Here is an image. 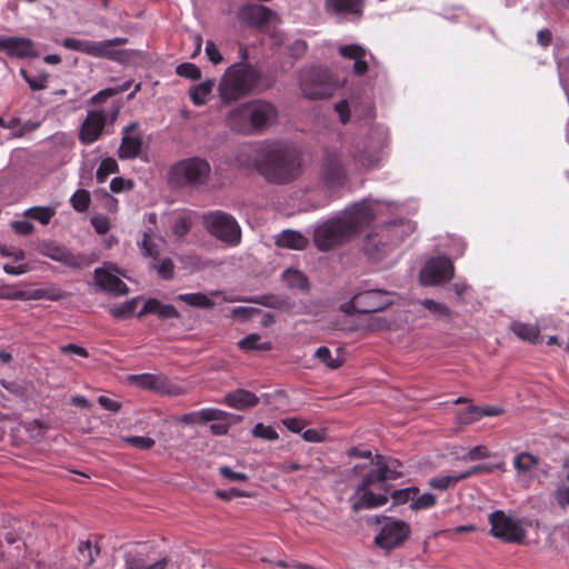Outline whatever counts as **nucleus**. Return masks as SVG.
Here are the masks:
<instances>
[{"label": "nucleus", "instance_id": "obj_1", "mask_svg": "<svg viewBox=\"0 0 569 569\" xmlns=\"http://www.w3.org/2000/svg\"><path fill=\"white\" fill-rule=\"evenodd\" d=\"M256 162L266 179L273 183H288L301 172L299 152L280 142L259 146Z\"/></svg>", "mask_w": 569, "mask_h": 569}, {"label": "nucleus", "instance_id": "obj_2", "mask_svg": "<svg viewBox=\"0 0 569 569\" xmlns=\"http://www.w3.org/2000/svg\"><path fill=\"white\" fill-rule=\"evenodd\" d=\"M278 109L264 100H251L232 108L226 116V126L236 133L259 134L277 123Z\"/></svg>", "mask_w": 569, "mask_h": 569}, {"label": "nucleus", "instance_id": "obj_3", "mask_svg": "<svg viewBox=\"0 0 569 569\" xmlns=\"http://www.w3.org/2000/svg\"><path fill=\"white\" fill-rule=\"evenodd\" d=\"M376 470L367 473L349 498L352 510L373 509L388 502L385 483L391 478L389 468L377 462Z\"/></svg>", "mask_w": 569, "mask_h": 569}, {"label": "nucleus", "instance_id": "obj_4", "mask_svg": "<svg viewBox=\"0 0 569 569\" xmlns=\"http://www.w3.org/2000/svg\"><path fill=\"white\" fill-rule=\"evenodd\" d=\"M211 174L210 163L201 157L174 162L168 171V183L173 188H196L206 184Z\"/></svg>", "mask_w": 569, "mask_h": 569}, {"label": "nucleus", "instance_id": "obj_5", "mask_svg": "<svg viewBox=\"0 0 569 569\" xmlns=\"http://www.w3.org/2000/svg\"><path fill=\"white\" fill-rule=\"evenodd\" d=\"M257 82L252 70L243 66H231L219 83V97L222 102L231 103L248 94Z\"/></svg>", "mask_w": 569, "mask_h": 569}, {"label": "nucleus", "instance_id": "obj_6", "mask_svg": "<svg viewBox=\"0 0 569 569\" xmlns=\"http://www.w3.org/2000/svg\"><path fill=\"white\" fill-rule=\"evenodd\" d=\"M207 231L228 246L236 247L241 241V228L237 220L223 211H213L203 216Z\"/></svg>", "mask_w": 569, "mask_h": 569}, {"label": "nucleus", "instance_id": "obj_7", "mask_svg": "<svg viewBox=\"0 0 569 569\" xmlns=\"http://www.w3.org/2000/svg\"><path fill=\"white\" fill-rule=\"evenodd\" d=\"M351 236L348 222H345L340 216L319 224L313 231V242L320 251H328L343 243Z\"/></svg>", "mask_w": 569, "mask_h": 569}, {"label": "nucleus", "instance_id": "obj_8", "mask_svg": "<svg viewBox=\"0 0 569 569\" xmlns=\"http://www.w3.org/2000/svg\"><path fill=\"white\" fill-rule=\"evenodd\" d=\"M300 88L302 94L310 99L328 98L335 90L328 72L319 68H311L302 71Z\"/></svg>", "mask_w": 569, "mask_h": 569}, {"label": "nucleus", "instance_id": "obj_9", "mask_svg": "<svg viewBox=\"0 0 569 569\" xmlns=\"http://www.w3.org/2000/svg\"><path fill=\"white\" fill-rule=\"evenodd\" d=\"M489 522L493 537L512 543H521L523 541L525 530L518 519L497 510L489 516Z\"/></svg>", "mask_w": 569, "mask_h": 569}, {"label": "nucleus", "instance_id": "obj_10", "mask_svg": "<svg viewBox=\"0 0 569 569\" xmlns=\"http://www.w3.org/2000/svg\"><path fill=\"white\" fill-rule=\"evenodd\" d=\"M129 381L134 386L154 391L166 396H180L184 393V390L179 385L173 383L163 373H139L131 375L128 377Z\"/></svg>", "mask_w": 569, "mask_h": 569}, {"label": "nucleus", "instance_id": "obj_11", "mask_svg": "<svg viewBox=\"0 0 569 569\" xmlns=\"http://www.w3.org/2000/svg\"><path fill=\"white\" fill-rule=\"evenodd\" d=\"M455 276L452 261L447 257L430 259L420 271V280L425 286H437L451 280Z\"/></svg>", "mask_w": 569, "mask_h": 569}, {"label": "nucleus", "instance_id": "obj_12", "mask_svg": "<svg viewBox=\"0 0 569 569\" xmlns=\"http://www.w3.org/2000/svg\"><path fill=\"white\" fill-rule=\"evenodd\" d=\"M410 535V527L402 520H389L376 536V545L385 550H391L402 545Z\"/></svg>", "mask_w": 569, "mask_h": 569}, {"label": "nucleus", "instance_id": "obj_13", "mask_svg": "<svg viewBox=\"0 0 569 569\" xmlns=\"http://www.w3.org/2000/svg\"><path fill=\"white\" fill-rule=\"evenodd\" d=\"M118 274H120V271L111 264L96 268L94 281L97 289L114 297L127 295L129 289Z\"/></svg>", "mask_w": 569, "mask_h": 569}, {"label": "nucleus", "instance_id": "obj_14", "mask_svg": "<svg viewBox=\"0 0 569 569\" xmlns=\"http://www.w3.org/2000/svg\"><path fill=\"white\" fill-rule=\"evenodd\" d=\"M106 123L107 114L103 110L88 111L79 130V141L84 146L94 143L102 136Z\"/></svg>", "mask_w": 569, "mask_h": 569}, {"label": "nucleus", "instance_id": "obj_15", "mask_svg": "<svg viewBox=\"0 0 569 569\" xmlns=\"http://www.w3.org/2000/svg\"><path fill=\"white\" fill-rule=\"evenodd\" d=\"M358 313H373L388 308L392 303L391 293L385 290H367L356 295Z\"/></svg>", "mask_w": 569, "mask_h": 569}, {"label": "nucleus", "instance_id": "obj_16", "mask_svg": "<svg viewBox=\"0 0 569 569\" xmlns=\"http://www.w3.org/2000/svg\"><path fill=\"white\" fill-rule=\"evenodd\" d=\"M341 217L348 222L349 231L353 234L375 219V210L372 203L365 200L347 208Z\"/></svg>", "mask_w": 569, "mask_h": 569}, {"label": "nucleus", "instance_id": "obj_17", "mask_svg": "<svg viewBox=\"0 0 569 569\" xmlns=\"http://www.w3.org/2000/svg\"><path fill=\"white\" fill-rule=\"evenodd\" d=\"M0 51L20 59L40 56L36 43L26 37H0Z\"/></svg>", "mask_w": 569, "mask_h": 569}, {"label": "nucleus", "instance_id": "obj_18", "mask_svg": "<svg viewBox=\"0 0 569 569\" xmlns=\"http://www.w3.org/2000/svg\"><path fill=\"white\" fill-rule=\"evenodd\" d=\"M321 178L326 186L333 188L341 186L347 178L339 156L333 151H327L323 158Z\"/></svg>", "mask_w": 569, "mask_h": 569}, {"label": "nucleus", "instance_id": "obj_19", "mask_svg": "<svg viewBox=\"0 0 569 569\" xmlns=\"http://www.w3.org/2000/svg\"><path fill=\"white\" fill-rule=\"evenodd\" d=\"M137 123L124 127L121 143L118 149V157L121 160L136 159L142 149V137L137 132Z\"/></svg>", "mask_w": 569, "mask_h": 569}, {"label": "nucleus", "instance_id": "obj_20", "mask_svg": "<svg viewBox=\"0 0 569 569\" xmlns=\"http://www.w3.org/2000/svg\"><path fill=\"white\" fill-rule=\"evenodd\" d=\"M166 243V239L158 234L153 228L149 227L143 231L142 238L137 242V246L142 258L149 263L161 256Z\"/></svg>", "mask_w": 569, "mask_h": 569}, {"label": "nucleus", "instance_id": "obj_21", "mask_svg": "<svg viewBox=\"0 0 569 569\" xmlns=\"http://www.w3.org/2000/svg\"><path fill=\"white\" fill-rule=\"evenodd\" d=\"M491 466H477L461 472H451L449 475H440L429 480V487L436 490L445 491L452 488L458 482L481 471H491Z\"/></svg>", "mask_w": 569, "mask_h": 569}, {"label": "nucleus", "instance_id": "obj_22", "mask_svg": "<svg viewBox=\"0 0 569 569\" xmlns=\"http://www.w3.org/2000/svg\"><path fill=\"white\" fill-rule=\"evenodd\" d=\"M327 12L338 16H352L359 20L362 17L363 0H326Z\"/></svg>", "mask_w": 569, "mask_h": 569}, {"label": "nucleus", "instance_id": "obj_23", "mask_svg": "<svg viewBox=\"0 0 569 569\" xmlns=\"http://www.w3.org/2000/svg\"><path fill=\"white\" fill-rule=\"evenodd\" d=\"M223 401L230 408L244 410L256 407L259 403V398L251 391L237 389L226 393Z\"/></svg>", "mask_w": 569, "mask_h": 569}, {"label": "nucleus", "instance_id": "obj_24", "mask_svg": "<svg viewBox=\"0 0 569 569\" xmlns=\"http://www.w3.org/2000/svg\"><path fill=\"white\" fill-rule=\"evenodd\" d=\"M276 17V13L264 6H250L241 11V18L249 24L262 27Z\"/></svg>", "mask_w": 569, "mask_h": 569}, {"label": "nucleus", "instance_id": "obj_25", "mask_svg": "<svg viewBox=\"0 0 569 569\" xmlns=\"http://www.w3.org/2000/svg\"><path fill=\"white\" fill-rule=\"evenodd\" d=\"M518 478H528L539 466V458L530 452L523 451L515 456L512 460Z\"/></svg>", "mask_w": 569, "mask_h": 569}, {"label": "nucleus", "instance_id": "obj_26", "mask_svg": "<svg viewBox=\"0 0 569 569\" xmlns=\"http://www.w3.org/2000/svg\"><path fill=\"white\" fill-rule=\"evenodd\" d=\"M276 244L291 250H303L308 246V239L299 231L284 230L276 237Z\"/></svg>", "mask_w": 569, "mask_h": 569}, {"label": "nucleus", "instance_id": "obj_27", "mask_svg": "<svg viewBox=\"0 0 569 569\" xmlns=\"http://www.w3.org/2000/svg\"><path fill=\"white\" fill-rule=\"evenodd\" d=\"M218 295L219 291H213L210 295H206L202 292L180 293L176 297V300L184 302L189 307L210 309L214 306L211 297H216Z\"/></svg>", "mask_w": 569, "mask_h": 569}, {"label": "nucleus", "instance_id": "obj_28", "mask_svg": "<svg viewBox=\"0 0 569 569\" xmlns=\"http://www.w3.org/2000/svg\"><path fill=\"white\" fill-rule=\"evenodd\" d=\"M148 267L162 280H172L176 273V264L170 257L159 256L148 263Z\"/></svg>", "mask_w": 569, "mask_h": 569}, {"label": "nucleus", "instance_id": "obj_29", "mask_svg": "<svg viewBox=\"0 0 569 569\" xmlns=\"http://www.w3.org/2000/svg\"><path fill=\"white\" fill-rule=\"evenodd\" d=\"M46 295L42 290H34L32 292L18 290L13 286L2 284L0 286V299L7 300H29V299H41Z\"/></svg>", "mask_w": 569, "mask_h": 569}, {"label": "nucleus", "instance_id": "obj_30", "mask_svg": "<svg viewBox=\"0 0 569 569\" xmlns=\"http://www.w3.org/2000/svg\"><path fill=\"white\" fill-rule=\"evenodd\" d=\"M62 46L66 49L78 51L93 58L98 56V41L82 40L77 38H64Z\"/></svg>", "mask_w": 569, "mask_h": 569}, {"label": "nucleus", "instance_id": "obj_31", "mask_svg": "<svg viewBox=\"0 0 569 569\" xmlns=\"http://www.w3.org/2000/svg\"><path fill=\"white\" fill-rule=\"evenodd\" d=\"M22 427L28 436V439L32 442H38L46 436L49 430V425L44 420L33 419L22 423Z\"/></svg>", "mask_w": 569, "mask_h": 569}, {"label": "nucleus", "instance_id": "obj_32", "mask_svg": "<svg viewBox=\"0 0 569 569\" xmlns=\"http://www.w3.org/2000/svg\"><path fill=\"white\" fill-rule=\"evenodd\" d=\"M214 80H206L199 84L192 86L189 90L190 99L196 106H202L213 89Z\"/></svg>", "mask_w": 569, "mask_h": 569}, {"label": "nucleus", "instance_id": "obj_33", "mask_svg": "<svg viewBox=\"0 0 569 569\" xmlns=\"http://www.w3.org/2000/svg\"><path fill=\"white\" fill-rule=\"evenodd\" d=\"M138 54L137 50L117 49V50H99L97 58L108 59L118 63L127 64Z\"/></svg>", "mask_w": 569, "mask_h": 569}, {"label": "nucleus", "instance_id": "obj_34", "mask_svg": "<svg viewBox=\"0 0 569 569\" xmlns=\"http://www.w3.org/2000/svg\"><path fill=\"white\" fill-rule=\"evenodd\" d=\"M282 280L287 287L291 289H300L307 291L309 282L307 277L297 269H287L282 273Z\"/></svg>", "mask_w": 569, "mask_h": 569}, {"label": "nucleus", "instance_id": "obj_35", "mask_svg": "<svg viewBox=\"0 0 569 569\" xmlns=\"http://www.w3.org/2000/svg\"><path fill=\"white\" fill-rule=\"evenodd\" d=\"M512 332L521 340L536 342L539 339V328L535 325L515 321L511 325Z\"/></svg>", "mask_w": 569, "mask_h": 569}, {"label": "nucleus", "instance_id": "obj_36", "mask_svg": "<svg viewBox=\"0 0 569 569\" xmlns=\"http://www.w3.org/2000/svg\"><path fill=\"white\" fill-rule=\"evenodd\" d=\"M57 212V206L32 207L24 211V216L39 221L41 224H48Z\"/></svg>", "mask_w": 569, "mask_h": 569}, {"label": "nucleus", "instance_id": "obj_37", "mask_svg": "<svg viewBox=\"0 0 569 569\" xmlns=\"http://www.w3.org/2000/svg\"><path fill=\"white\" fill-rule=\"evenodd\" d=\"M239 348L242 351L249 352L253 350L268 351L272 348L270 341L260 342V336L257 333H250L238 342Z\"/></svg>", "mask_w": 569, "mask_h": 569}, {"label": "nucleus", "instance_id": "obj_38", "mask_svg": "<svg viewBox=\"0 0 569 569\" xmlns=\"http://www.w3.org/2000/svg\"><path fill=\"white\" fill-rule=\"evenodd\" d=\"M167 559H160L153 563H148L142 557H128L126 559V569H164Z\"/></svg>", "mask_w": 569, "mask_h": 569}, {"label": "nucleus", "instance_id": "obj_39", "mask_svg": "<svg viewBox=\"0 0 569 569\" xmlns=\"http://www.w3.org/2000/svg\"><path fill=\"white\" fill-rule=\"evenodd\" d=\"M118 169V163L113 158L108 157L102 159L96 172L97 181L99 183H103L107 180V178L110 174L116 173Z\"/></svg>", "mask_w": 569, "mask_h": 569}, {"label": "nucleus", "instance_id": "obj_40", "mask_svg": "<svg viewBox=\"0 0 569 569\" xmlns=\"http://www.w3.org/2000/svg\"><path fill=\"white\" fill-rule=\"evenodd\" d=\"M47 254L54 261L68 264V266H78L77 258L67 249L58 246H52L50 251Z\"/></svg>", "mask_w": 569, "mask_h": 569}, {"label": "nucleus", "instance_id": "obj_41", "mask_svg": "<svg viewBox=\"0 0 569 569\" xmlns=\"http://www.w3.org/2000/svg\"><path fill=\"white\" fill-rule=\"evenodd\" d=\"M480 420L479 406H469L456 413V421L459 425L467 426Z\"/></svg>", "mask_w": 569, "mask_h": 569}, {"label": "nucleus", "instance_id": "obj_42", "mask_svg": "<svg viewBox=\"0 0 569 569\" xmlns=\"http://www.w3.org/2000/svg\"><path fill=\"white\" fill-rule=\"evenodd\" d=\"M137 303H138V299L132 298L122 303L111 307L109 309V311L114 318H118V319L127 318V317H130L134 312Z\"/></svg>", "mask_w": 569, "mask_h": 569}, {"label": "nucleus", "instance_id": "obj_43", "mask_svg": "<svg viewBox=\"0 0 569 569\" xmlns=\"http://www.w3.org/2000/svg\"><path fill=\"white\" fill-rule=\"evenodd\" d=\"M197 411H198L199 423L213 422L217 419L232 417L231 413L220 410V409H217V408H203V409H200Z\"/></svg>", "mask_w": 569, "mask_h": 569}, {"label": "nucleus", "instance_id": "obj_44", "mask_svg": "<svg viewBox=\"0 0 569 569\" xmlns=\"http://www.w3.org/2000/svg\"><path fill=\"white\" fill-rule=\"evenodd\" d=\"M72 208L78 212H84L90 204V193L87 190L79 189L70 198Z\"/></svg>", "mask_w": 569, "mask_h": 569}, {"label": "nucleus", "instance_id": "obj_45", "mask_svg": "<svg viewBox=\"0 0 569 569\" xmlns=\"http://www.w3.org/2000/svg\"><path fill=\"white\" fill-rule=\"evenodd\" d=\"M420 303L423 308H426L431 313H433L440 318L449 319L452 316L451 310L443 303L437 302L431 299H425Z\"/></svg>", "mask_w": 569, "mask_h": 569}, {"label": "nucleus", "instance_id": "obj_46", "mask_svg": "<svg viewBox=\"0 0 569 569\" xmlns=\"http://www.w3.org/2000/svg\"><path fill=\"white\" fill-rule=\"evenodd\" d=\"M192 227V219L188 214H180L174 219L172 226V233L177 238H182L186 236Z\"/></svg>", "mask_w": 569, "mask_h": 569}, {"label": "nucleus", "instance_id": "obj_47", "mask_svg": "<svg viewBox=\"0 0 569 569\" xmlns=\"http://www.w3.org/2000/svg\"><path fill=\"white\" fill-rule=\"evenodd\" d=\"M78 561L83 568L90 567L94 562V556L90 541H81L78 547Z\"/></svg>", "mask_w": 569, "mask_h": 569}, {"label": "nucleus", "instance_id": "obj_48", "mask_svg": "<svg viewBox=\"0 0 569 569\" xmlns=\"http://www.w3.org/2000/svg\"><path fill=\"white\" fill-rule=\"evenodd\" d=\"M437 503V498L435 495L430 492L422 493L420 496H416L413 501L410 503V509L418 511L422 509H429Z\"/></svg>", "mask_w": 569, "mask_h": 569}, {"label": "nucleus", "instance_id": "obj_49", "mask_svg": "<svg viewBox=\"0 0 569 569\" xmlns=\"http://www.w3.org/2000/svg\"><path fill=\"white\" fill-rule=\"evenodd\" d=\"M316 357L330 369H337L342 365V360L339 357L333 358L327 347H319Z\"/></svg>", "mask_w": 569, "mask_h": 569}, {"label": "nucleus", "instance_id": "obj_50", "mask_svg": "<svg viewBox=\"0 0 569 569\" xmlns=\"http://www.w3.org/2000/svg\"><path fill=\"white\" fill-rule=\"evenodd\" d=\"M121 441L142 450L151 449L154 446V440L147 436L122 437Z\"/></svg>", "mask_w": 569, "mask_h": 569}, {"label": "nucleus", "instance_id": "obj_51", "mask_svg": "<svg viewBox=\"0 0 569 569\" xmlns=\"http://www.w3.org/2000/svg\"><path fill=\"white\" fill-rule=\"evenodd\" d=\"M183 268L190 272L200 271L209 266V263L202 260L199 256L188 254L181 258Z\"/></svg>", "mask_w": 569, "mask_h": 569}, {"label": "nucleus", "instance_id": "obj_52", "mask_svg": "<svg viewBox=\"0 0 569 569\" xmlns=\"http://www.w3.org/2000/svg\"><path fill=\"white\" fill-rule=\"evenodd\" d=\"M339 53L346 59H353L355 61L359 58H365L367 51L360 44H347L339 48Z\"/></svg>", "mask_w": 569, "mask_h": 569}, {"label": "nucleus", "instance_id": "obj_53", "mask_svg": "<svg viewBox=\"0 0 569 569\" xmlns=\"http://www.w3.org/2000/svg\"><path fill=\"white\" fill-rule=\"evenodd\" d=\"M339 53L346 59H353L355 61L359 58H365L367 51L360 44H347L339 48Z\"/></svg>", "mask_w": 569, "mask_h": 569}, {"label": "nucleus", "instance_id": "obj_54", "mask_svg": "<svg viewBox=\"0 0 569 569\" xmlns=\"http://www.w3.org/2000/svg\"><path fill=\"white\" fill-rule=\"evenodd\" d=\"M176 72L178 76L187 78V79H191V80H198L201 77L200 69L194 63H190V62L180 63L176 68Z\"/></svg>", "mask_w": 569, "mask_h": 569}, {"label": "nucleus", "instance_id": "obj_55", "mask_svg": "<svg viewBox=\"0 0 569 569\" xmlns=\"http://www.w3.org/2000/svg\"><path fill=\"white\" fill-rule=\"evenodd\" d=\"M555 499L560 507H569V471L566 480L555 490Z\"/></svg>", "mask_w": 569, "mask_h": 569}, {"label": "nucleus", "instance_id": "obj_56", "mask_svg": "<svg viewBox=\"0 0 569 569\" xmlns=\"http://www.w3.org/2000/svg\"><path fill=\"white\" fill-rule=\"evenodd\" d=\"M252 435L256 438L264 440H277L279 435L276 429L271 426H264L263 423H257L252 429Z\"/></svg>", "mask_w": 569, "mask_h": 569}, {"label": "nucleus", "instance_id": "obj_57", "mask_svg": "<svg viewBox=\"0 0 569 569\" xmlns=\"http://www.w3.org/2000/svg\"><path fill=\"white\" fill-rule=\"evenodd\" d=\"M419 493V490L418 488H415V487H411V488H405V489H400V490H396L393 491L392 493V498L396 500V502L398 503H406V502H409L410 503L413 501V498Z\"/></svg>", "mask_w": 569, "mask_h": 569}, {"label": "nucleus", "instance_id": "obj_58", "mask_svg": "<svg viewBox=\"0 0 569 569\" xmlns=\"http://www.w3.org/2000/svg\"><path fill=\"white\" fill-rule=\"evenodd\" d=\"M327 429L317 428V429H307L302 432V439L307 442H322L326 439Z\"/></svg>", "mask_w": 569, "mask_h": 569}, {"label": "nucleus", "instance_id": "obj_59", "mask_svg": "<svg viewBox=\"0 0 569 569\" xmlns=\"http://www.w3.org/2000/svg\"><path fill=\"white\" fill-rule=\"evenodd\" d=\"M204 51L211 63L219 64L222 62V54L213 41H207Z\"/></svg>", "mask_w": 569, "mask_h": 569}, {"label": "nucleus", "instance_id": "obj_60", "mask_svg": "<svg viewBox=\"0 0 569 569\" xmlns=\"http://www.w3.org/2000/svg\"><path fill=\"white\" fill-rule=\"evenodd\" d=\"M91 224L99 234H104L110 229V221L102 214H97L91 218Z\"/></svg>", "mask_w": 569, "mask_h": 569}, {"label": "nucleus", "instance_id": "obj_61", "mask_svg": "<svg viewBox=\"0 0 569 569\" xmlns=\"http://www.w3.org/2000/svg\"><path fill=\"white\" fill-rule=\"evenodd\" d=\"M281 422L288 430L295 433L302 432L307 426V422L300 418H286L282 419Z\"/></svg>", "mask_w": 569, "mask_h": 569}, {"label": "nucleus", "instance_id": "obj_62", "mask_svg": "<svg viewBox=\"0 0 569 569\" xmlns=\"http://www.w3.org/2000/svg\"><path fill=\"white\" fill-rule=\"evenodd\" d=\"M230 418H221L211 422L210 430L213 435L222 436L226 435L230 428Z\"/></svg>", "mask_w": 569, "mask_h": 569}, {"label": "nucleus", "instance_id": "obj_63", "mask_svg": "<svg viewBox=\"0 0 569 569\" xmlns=\"http://www.w3.org/2000/svg\"><path fill=\"white\" fill-rule=\"evenodd\" d=\"M10 226L12 230L20 236H29L34 230L33 224L29 221H12Z\"/></svg>", "mask_w": 569, "mask_h": 569}, {"label": "nucleus", "instance_id": "obj_64", "mask_svg": "<svg viewBox=\"0 0 569 569\" xmlns=\"http://www.w3.org/2000/svg\"><path fill=\"white\" fill-rule=\"evenodd\" d=\"M133 188V182L131 180H127L120 177L113 178L110 182V189L113 192H121L131 190Z\"/></svg>", "mask_w": 569, "mask_h": 569}]
</instances>
